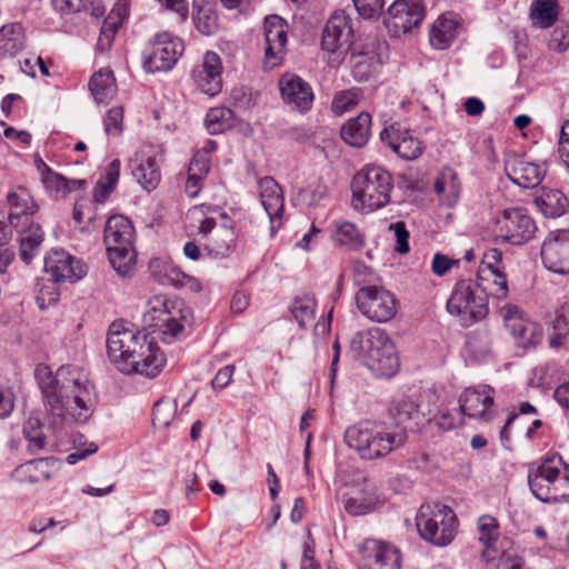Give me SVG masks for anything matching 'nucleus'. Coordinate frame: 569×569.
I'll use <instances>...</instances> for the list:
<instances>
[{
	"mask_svg": "<svg viewBox=\"0 0 569 569\" xmlns=\"http://www.w3.org/2000/svg\"><path fill=\"white\" fill-rule=\"evenodd\" d=\"M500 313L519 347H536L541 342L542 327L526 318L517 306L506 303L500 308Z\"/></svg>",
	"mask_w": 569,
	"mask_h": 569,
	"instance_id": "nucleus-14",
	"label": "nucleus"
},
{
	"mask_svg": "<svg viewBox=\"0 0 569 569\" xmlns=\"http://www.w3.org/2000/svg\"><path fill=\"white\" fill-rule=\"evenodd\" d=\"M22 433L28 441V450L36 452L44 448L43 423L38 416H30L23 423Z\"/></svg>",
	"mask_w": 569,
	"mask_h": 569,
	"instance_id": "nucleus-44",
	"label": "nucleus"
},
{
	"mask_svg": "<svg viewBox=\"0 0 569 569\" xmlns=\"http://www.w3.org/2000/svg\"><path fill=\"white\" fill-rule=\"evenodd\" d=\"M407 429L379 421H361L347 428L346 445L366 460L383 458L405 446Z\"/></svg>",
	"mask_w": 569,
	"mask_h": 569,
	"instance_id": "nucleus-3",
	"label": "nucleus"
},
{
	"mask_svg": "<svg viewBox=\"0 0 569 569\" xmlns=\"http://www.w3.org/2000/svg\"><path fill=\"white\" fill-rule=\"evenodd\" d=\"M194 83L209 97H216L222 90L221 73H194Z\"/></svg>",
	"mask_w": 569,
	"mask_h": 569,
	"instance_id": "nucleus-57",
	"label": "nucleus"
},
{
	"mask_svg": "<svg viewBox=\"0 0 569 569\" xmlns=\"http://www.w3.org/2000/svg\"><path fill=\"white\" fill-rule=\"evenodd\" d=\"M479 540L483 543V550H492L493 543L499 538L498 520L489 515H483L478 519Z\"/></svg>",
	"mask_w": 569,
	"mask_h": 569,
	"instance_id": "nucleus-51",
	"label": "nucleus"
},
{
	"mask_svg": "<svg viewBox=\"0 0 569 569\" xmlns=\"http://www.w3.org/2000/svg\"><path fill=\"white\" fill-rule=\"evenodd\" d=\"M24 32L21 23H8L0 29V50L14 56L23 48Z\"/></svg>",
	"mask_w": 569,
	"mask_h": 569,
	"instance_id": "nucleus-42",
	"label": "nucleus"
},
{
	"mask_svg": "<svg viewBox=\"0 0 569 569\" xmlns=\"http://www.w3.org/2000/svg\"><path fill=\"white\" fill-rule=\"evenodd\" d=\"M191 316V310L182 299L156 295L148 300L142 321L163 342L170 343L190 325Z\"/></svg>",
	"mask_w": 569,
	"mask_h": 569,
	"instance_id": "nucleus-4",
	"label": "nucleus"
},
{
	"mask_svg": "<svg viewBox=\"0 0 569 569\" xmlns=\"http://www.w3.org/2000/svg\"><path fill=\"white\" fill-rule=\"evenodd\" d=\"M418 412V405L409 399L401 398L397 400L389 409L390 417L396 421L393 426H400L412 419L413 415Z\"/></svg>",
	"mask_w": 569,
	"mask_h": 569,
	"instance_id": "nucleus-55",
	"label": "nucleus"
},
{
	"mask_svg": "<svg viewBox=\"0 0 569 569\" xmlns=\"http://www.w3.org/2000/svg\"><path fill=\"white\" fill-rule=\"evenodd\" d=\"M355 298L359 311L371 321L387 322L397 315L396 298L383 287L360 288Z\"/></svg>",
	"mask_w": 569,
	"mask_h": 569,
	"instance_id": "nucleus-11",
	"label": "nucleus"
},
{
	"mask_svg": "<svg viewBox=\"0 0 569 569\" xmlns=\"http://www.w3.org/2000/svg\"><path fill=\"white\" fill-rule=\"evenodd\" d=\"M357 341L361 343L365 365L377 377L391 378L398 372L400 360L396 346L383 330H369L366 336L357 333L352 345Z\"/></svg>",
	"mask_w": 569,
	"mask_h": 569,
	"instance_id": "nucleus-8",
	"label": "nucleus"
},
{
	"mask_svg": "<svg viewBox=\"0 0 569 569\" xmlns=\"http://www.w3.org/2000/svg\"><path fill=\"white\" fill-rule=\"evenodd\" d=\"M103 129L107 136L119 137L123 132V108H110L103 118Z\"/></svg>",
	"mask_w": 569,
	"mask_h": 569,
	"instance_id": "nucleus-58",
	"label": "nucleus"
},
{
	"mask_svg": "<svg viewBox=\"0 0 569 569\" xmlns=\"http://www.w3.org/2000/svg\"><path fill=\"white\" fill-rule=\"evenodd\" d=\"M505 171L512 183L521 188H535L547 174V162H533L510 153L505 159Z\"/></svg>",
	"mask_w": 569,
	"mask_h": 569,
	"instance_id": "nucleus-19",
	"label": "nucleus"
},
{
	"mask_svg": "<svg viewBox=\"0 0 569 569\" xmlns=\"http://www.w3.org/2000/svg\"><path fill=\"white\" fill-rule=\"evenodd\" d=\"M385 499L375 481L363 478L356 490L343 496L345 510L351 516H363L377 510Z\"/></svg>",
	"mask_w": 569,
	"mask_h": 569,
	"instance_id": "nucleus-23",
	"label": "nucleus"
},
{
	"mask_svg": "<svg viewBox=\"0 0 569 569\" xmlns=\"http://www.w3.org/2000/svg\"><path fill=\"white\" fill-rule=\"evenodd\" d=\"M279 88L286 103L292 104L299 111L311 108L315 96L308 82L295 73H283L279 80Z\"/></svg>",
	"mask_w": 569,
	"mask_h": 569,
	"instance_id": "nucleus-25",
	"label": "nucleus"
},
{
	"mask_svg": "<svg viewBox=\"0 0 569 569\" xmlns=\"http://www.w3.org/2000/svg\"><path fill=\"white\" fill-rule=\"evenodd\" d=\"M183 44L168 32L157 34L142 52L144 71H170L182 53Z\"/></svg>",
	"mask_w": 569,
	"mask_h": 569,
	"instance_id": "nucleus-10",
	"label": "nucleus"
},
{
	"mask_svg": "<svg viewBox=\"0 0 569 569\" xmlns=\"http://www.w3.org/2000/svg\"><path fill=\"white\" fill-rule=\"evenodd\" d=\"M492 338L487 329H477L467 336L465 351L476 362L487 361L492 356Z\"/></svg>",
	"mask_w": 569,
	"mask_h": 569,
	"instance_id": "nucleus-34",
	"label": "nucleus"
},
{
	"mask_svg": "<svg viewBox=\"0 0 569 569\" xmlns=\"http://www.w3.org/2000/svg\"><path fill=\"white\" fill-rule=\"evenodd\" d=\"M551 328L552 333L548 339V345L552 349H559L569 335V307H561L556 311Z\"/></svg>",
	"mask_w": 569,
	"mask_h": 569,
	"instance_id": "nucleus-43",
	"label": "nucleus"
},
{
	"mask_svg": "<svg viewBox=\"0 0 569 569\" xmlns=\"http://www.w3.org/2000/svg\"><path fill=\"white\" fill-rule=\"evenodd\" d=\"M352 36L351 18L345 11H335L323 30L322 49L338 57L347 54Z\"/></svg>",
	"mask_w": 569,
	"mask_h": 569,
	"instance_id": "nucleus-18",
	"label": "nucleus"
},
{
	"mask_svg": "<svg viewBox=\"0 0 569 569\" xmlns=\"http://www.w3.org/2000/svg\"><path fill=\"white\" fill-rule=\"evenodd\" d=\"M355 8L363 19L378 18L383 9V0H352Z\"/></svg>",
	"mask_w": 569,
	"mask_h": 569,
	"instance_id": "nucleus-60",
	"label": "nucleus"
},
{
	"mask_svg": "<svg viewBox=\"0 0 569 569\" xmlns=\"http://www.w3.org/2000/svg\"><path fill=\"white\" fill-rule=\"evenodd\" d=\"M8 204L9 222L14 229L34 223L32 217L38 206L27 189L18 188L16 191L9 193Z\"/></svg>",
	"mask_w": 569,
	"mask_h": 569,
	"instance_id": "nucleus-27",
	"label": "nucleus"
},
{
	"mask_svg": "<svg viewBox=\"0 0 569 569\" xmlns=\"http://www.w3.org/2000/svg\"><path fill=\"white\" fill-rule=\"evenodd\" d=\"M548 47L555 51H565L569 47V30L563 27L553 29Z\"/></svg>",
	"mask_w": 569,
	"mask_h": 569,
	"instance_id": "nucleus-62",
	"label": "nucleus"
},
{
	"mask_svg": "<svg viewBox=\"0 0 569 569\" xmlns=\"http://www.w3.org/2000/svg\"><path fill=\"white\" fill-rule=\"evenodd\" d=\"M193 23L196 29L203 36H211L218 29V17L211 7H200L197 1L193 3Z\"/></svg>",
	"mask_w": 569,
	"mask_h": 569,
	"instance_id": "nucleus-46",
	"label": "nucleus"
},
{
	"mask_svg": "<svg viewBox=\"0 0 569 569\" xmlns=\"http://www.w3.org/2000/svg\"><path fill=\"white\" fill-rule=\"evenodd\" d=\"M458 21L448 14L439 17L430 30V44L437 50L449 48L456 38Z\"/></svg>",
	"mask_w": 569,
	"mask_h": 569,
	"instance_id": "nucleus-35",
	"label": "nucleus"
},
{
	"mask_svg": "<svg viewBox=\"0 0 569 569\" xmlns=\"http://www.w3.org/2000/svg\"><path fill=\"white\" fill-rule=\"evenodd\" d=\"M44 188L54 198H66L70 192L82 189L86 181L81 179H67L62 174L52 171L49 176H44L41 180Z\"/></svg>",
	"mask_w": 569,
	"mask_h": 569,
	"instance_id": "nucleus-41",
	"label": "nucleus"
},
{
	"mask_svg": "<svg viewBox=\"0 0 569 569\" xmlns=\"http://www.w3.org/2000/svg\"><path fill=\"white\" fill-rule=\"evenodd\" d=\"M332 240L336 244L351 250H358L365 244V237L358 227L349 221L333 223Z\"/></svg>",
	"mask_w": 569,
	"mask_h": 569,
	"instance_id": "nucleus-36",
	"label": "nucleus"
},
{
	"mask_svg": "<svg viewBox=\"0 0 569 569\" xmlns=\"http://www.w3.org/2000/svg\"><path fill=\"white\" fill-rule=\"evenodd\" d=\"M234 372V366L228 365L221 368L211 381V386L216 390H222L229 386Z\"/></svg>",
	"mask_w": 569,
	"mask_h": 569,
	"instance_id": "nucleus-64",
	"label": "nucleus"
},
{
	"mask_svg": "<svg viewBox=\"0 0 569 569\" xmlns=\"http://www.w3.org/2000/svg\"><path fill=\"white\" fill-rule=\"evenodd\" d=\"M315 310L316 301L308 295L295 298L290 307L291 315L300 328H306L313 322Z\"/></svg>",
	"mask_w": 569,
	"mask_h": 569,
	"instance_id": "nucleus-45",
	"label": "nucleus"
},
{
	"mask_svg": "<svg viewBox=\"0 0 569 569\" xmlns=\"http://www.w3.org/2000/svg\"><path fill=\"white\" fill-rule=\"evenodd\" d=\"M563 460L559 455H552L541 459L537 466H532L528 472V483L532 495L546 502Z\"/></svg>",
	"mask_w": 569,
	"mask_h": 569,
	"instance_id": "nucleus-20",
	"label": "nucleus"
},
{
	"mask_svg": "<svg viewBox=\"0 0 569 569\" xmlns=\"http://www.w3.org/2000/svg\"><path fill=\"white\" fill-rule=\"evenodd\" d=\"M132 176L147 191L154 190L160 180L161 172L154 156L137 152L132 160Z\"/></svg>",
	"mask_w": 569,
	"mask_h": 569,
	"instance_id": "nucleus-29",
	"label": "nucleus"
},
{
	"mask_svg": "<svg viewBox=\"0 0 569 569\" xmlns=\"http://www.w3.org/2000/svg\"><path fill=\"white\" fill-rule=\"evenodd\" d=\"M349 64L358 71L376 70L382 67V58L375 50L351 52L349 56Z\"/></svg>",
	"mask_w": 569,
	"mask_h": 569,
	"instance_id": "nucleus-52",
	"label": "nucleus"
},
{
	"mask_svg": "<svg viewBox=\"0 0 569 569\" xmlns=\"http://www.w3.org/2000/svg\"><path fill=\"white\" fill-rule=\"evenodd\" d=\"M149 271L154 281L161 286L177 288L181 270L171 261L162 258H153L149 262Z\"/></svg>",
	"mask_w": 569,
	"mask_h": 569,
	"instance_id": "nucleus-37",
	"label": "nucleus"
},
{
	"mask_svg": "<svg viewBox=\"0 0 569 569\" xmlns=\"http://www.w3.org/2000/svg\"><path fill=\"white\" fill-rule=\"evenodd\" d=\"M390 228L395 231L397 241L395 250L400 254L409 252V232L406 228V223L403 221H397L396 223H392Z\"/></svg>",
	"mask_w": 569,
	"mask_h": 569,
	"instance_id": "nucleus-61",
	"label": "nucleus"
},
{
	"mask_svg": "<svg viewBox=\"0 0 569 569\" xmlns=\"http://www.w3.org/2000/svg\"><path fill=\"white\" fill-rule=\"evenodd\" d=\"M496 550H483L482 556L488 563L487 569H523L522 559L515 552L503 551L498 558Z\"/></svg>",
	"mask_w": 569,
	"mask_h": 569,
	"instance_id": "nucleus-49",
	"label": "nucleus"
},
{
	"mask_svg": "<svg viewBox=\"0 0 569 569\" xmlns=\"http://www.w3.org/2000/svg\"><path fill=\"white\" fill-rule=\"evenodd\" d=\"M134 236L132 222L127 217L113 214L108 218L103 231L108 258L114 271L123 278L134 270Z\"/></svg>",
	"mask_w": 569,
	"mask_h": 569,
	"instance_id": "nucleus-6",
	"label": "nucleus"
},
{
	"mask_svg": "<svg viewBox=\"0 0 569 569\" xmlns=\"http://www.w3.org/2000/svg\"><path fill=\"white\" fill-rule=\"evenodd\" d=\"M495 390L488 385L469 387L459 397L460 415L489 422L497 413Z\"/></svg>",
	"mask_w": 569,
	"mask_h": 569,
	"instance_id": "nucleus-13",
	"label": "nucleus"
},
{
	"mask_svg": "<svg viewBox=\"0 0 569 569\" xmlns=\"http://www.w3.org/2000/svg\"><path fill=\"white\" fill-rule=\"evenodd\" d=\"M362 97L363 93L360 88H351L340 91L335 96L331 102V111L336 116H341L358 106Z\"/></svg>",
	"mask_w": 569,
	"mask_h": 569,
	"instance_id": "nucleus-47",
	"label": "nucleus"
},
{
	"mask_svg": "<svg viewBox=\"0 0 569 569\" xmlns=\"http://www.w3.org/2000/svg\"><path fill=\"white\" fill-rule=\"evenodd\" d=\"M496 232L503 241L521 246L533 237L536 223L521 208L506 209L496 220Z\"/></svg>",
	"mask_w": 569,
	"mask_h": 569,
	"instance_id": "nucleus-12",
	"label": "nucleus"
},
{
	"mask_svg": "<svg viewBox=\"0 0 569 569\" xmlns=\"http://www.w3.org/2000/svg\"><path fill=\"white\" fill-rule=\"evenodd\" d=\"M530 19L535 27L550 28L558 19L557 0H533L530 6Z\"/></svg>",
	"mask_w": 569,
	"mask_h": 569,
	"instance_id": "nucleus-38",
	"label": "nucleus"
},
{
	"mask_svg": "<svg viewBox=\"0 0 569 569\" xmlns=\"http://www.w3.org/2000/svg\"><path fill=\"white\" fill-rule=\"evenodd\" d=\"M232 117L233 112L229 108H211L206 114L204 126L210 134H217L229 127Z\"/></svg>",
	"mask_w": 569,
	"mask_h": 569,
	"instance_id": "nucleus-48",
	"label": "nucleus"
},
{
	"mask_svg": "<svg viewBox=\"0 0 569 569\" xmlns=\"http://www.w3.org/2000/svg\"><path fill=\"white\" fill-rule=\"evenodd\" d=\"M210 243L218 254H228L236 248V237L231 228L221 227L212 236Z\"/></svg>",
	"mask_w": 569,
	"mask_h": 569,
	"instance_id": "nucleus-56",
	"label": "nucleus"
},
{
	"mask_svg": "<svg viewBox=\"0 0 569 569\" xmlns=\"http://www.w3.org/2000/svg\"><path fill=\"white\" fill-rule=\"evenodd\" d=\"M107 351L110 360L123 373L153 378L166 363L163 352L146 333L123 322H113L109 327Z\"/></svg>",
	"mask_w": 569,
	"mask_h": 569,
	"instance_id": "nucleus-2",
	"label": "nucleus"
},
{
	"mask_svg": "<svg viewBox=\"0 0 569 569\" xmlns=\"http://www.w3.org/2000/svg\"><path fill=\"white\" fill-rule=\"evenodd\" d=\"M380 139L405 160H415L421 154V142L407 130L390 126L381 131Z\"/></svg>",
	"mask_w": 569,
	"mask_h": 569,
	"instance_id": "nucleus-26",
	"label": "nucleus"
},
{
	"mask_svg": "<svg viewBox=\"0 0 569 569\" xmlns=\"http://www.w3.org/2000/svg\"><path fill=\"white\" fill-rule=\"evenodd\" d=\"M86 273V266L63 250H53L44 258V274L49 280L76 282Z\"/></svg>",
	"mask_w": 569,
	"mask_h": 569,
	"instance_id": "nucleus-22",
	"label": "nucleus"
},
{
	"mask_svg": "<svg viewBox=\"0 0 569 569\" xmlns=\"http://www.w3.org/2000/svg\"><path fill=\"white\" fill-rule=\"evenodd\" d=\"M20 232L19 256L26 263L30 264L40 252L43 242V231L38 223H30L23 228H16Z\"/></svg>",
	"mask_w": 569,
	"mask_h": 569,
	"instance_id": "nucleus-31",
	"label": "nucleus"
},
{
	"mask_svg": "<svg viewBox=\"0 0 569 569\" xmlns=\"http://www.w3.org/2000/svg\"><path fill=\"white\" fill-rule=\"evenodd\" d=\"M422 19L423 8L419 0H396L388 9L385 24L395 36H400L417 27Z\"/></svg>",
	"mask_w": 569,
	"mask_h": 569,
	"instance_id": "nucleus-21",
	"label": "nucleus"
},
{
	"mask_svg": "<svg viewBox=\"0 0 569 569\" xmlns=\"http://www.w3.org/2000/svg\"><path fill=\"white\" fill-rule=\"evenodd\" d=\"M34 378L47 410L59 418L69 415L74 421L86 422L97 402L94 386L76 368L60 367L53 373L49 366L38 363Z\"/></svg>",
	"mask_w": 569,
	"mask_h": 569,
	"instance_id": "nucleus-1",
	"label": "nucleus"
},
{
	"mask_svg": "<svg viewBox=\"0 0 569 569\" xmlns=\"http://www.w3.org/2000/svg\"><path fill=\"white\" fill-rule=\"evenodd\" d=\"M416 526L423 540L437 547H445L451 543L457 535L458 519L450 507L428 502L420 506Z\"/></svg>",
	"mask_w": 569,
	"mask_h": 569,
	"instance_id": "nucleus-7",
	"label": "nucleus"
},
{
	"mask_svg": "<svg viewBox=\"0 0 569 569\" xmlns=\"http://www.w3.org/2000/svg\"><path fill=\"white\" fill-rule=\"evenodd\" d=\"M128 16L126 2L119 0L110 10L108 17L103 20L100 29V36L97 42V49L101 52L110 49L111 43L118 32L121 23Z\"/></svg>",
	"mask_w": 569,
	"mask_h": 569,
	"instance_id": "nucleus-30",
	"label": "nucleus"
},
{
	"mask_svg": "<svg viewBox=\"0 0 569 569\" xmlns=\"http://www.w3.org/2000/svg\"><path fill=\"white\" fill-rule=\"evenodd\" d=\"M360 569H400L402 557L395 546L366 539L359 548Z\"/></svg>",
	"mask_w": 569,
	"mask_h": 569,
	"instance_id": "nucleus-17",
	"label": "nucleus"
},
{
	"mask_svg": "<svg viewBox=\"0 0 569 569\" xmlns=\"http://www.w3.org/2000/svg\"><path fill=\"white\" fill-rule=\"evenodd\" d=\"M569 501V466L563 462L553 487L550 490L546 503H559Z\"/></svg>",
	"mask_w": 569,
	"mask_h": 569,
	"instance_id": "nucleus-53",
	"label": "nucleus"
},
{
	"mask_svg": "<svg viewBox=\"0 0 569 569\" xmlns=\"http://www.w3.org/2000/svg\"><path fill=\"white\" fill-rule=\"evenodd\" d=\"M58 284L59 282L49 280L48 277L41 278L37 282V303L41 309H46L59 300L60 291Z\"/></svg>",
	"mask_w": 569,
	"mask_h": 569,
	"instance_id": "nucleus-54",
	"label": "nucleus"
},
{
	"mask_svg": "<svg viewBox=\"0 0 569 569\" xmlns=\"http://www.w3.org/2000/svg\"><path fill=\"white\" fill-rule=\"evenodd\" d=\"M535 203L547 218L561 217L569 209L568 198L558 189L542 188L540 194L536 197Z\"/></svg>",
	"mask_w": 569,
	"mask_h": 569,
	"instance_id": "nucleus-32",
	"label": "nucleus"
},
{
	"mask_svg": "<svg viewBox=\"0 0 569 569\" xmlns=\"http://www.w3.org/2000/svg\"><path fill=\"white\" fill-rule=\"evenodd\" d=\"M376 278L375 272L362 261H355L352 263V279L356 286L360 288L377 287L372 284Z\"/></svg>",
	"mask_w": 569,
	"mask_h": 569,
	"instance_id": "nucleus-59",
	"label": "nucleus"
},
{
	"mask_svg": "<svg viewBox=\"0 0 569 569\" xmlns=\"http://www.w3.org/2000/svg\"><path fill=\"white\" fill-rule=\"evenodd\" d=\"M210 169V157L206 151H197L189 164V171H193L198 177H206Z\"/></svg>",
	"mask_w": 569,
	"mask_h": 569,
	"instance_id": "nucleus-63",
	"label": "nucleus"
},
{
	"mask_svg": "<svg viewBox=\"0 0 569 569\" xmlns=\"http://www.w3.org/2000/svg\"><path fill=\"white\" fill-rule=\"evenodd\" d=\"M52 4L61 13L86 11L97 20L102 18L106 12L102 0H52Z\"/></svg>",
	"mask_w": 569,
	"mask_h": 569,
	"instance_id": "nucleus-39",
	"label": "nucleus"
},
{
	"mask_svg": "<svg viewBox=\"0 0 569 569\" xmlns=\"http://www.w3.org/2000/svg\"><path fill=\"white\" fill-rule=\"evenodd\" d=\"M266 50L263 66L272 70L281 66L288 42V23L277 14L268 16L263 23Z\"/></svg>",
	"mask_w": 569,
	"mask_h": 569,
	"instance_id": "nucleus-15",
	"label": "nucleus"
},
{
	"mask_svg": "<svg viewBox=\"0 0 569 569\" xmlns=\"http://www.w3.org/2000/svg\"><path fill=\"white\" fill-rule=\"evenodd\" d=\"M540 257L546 269L558 274L569 273V230L550 231L545 238Z\"/></svg>",
	"mask_w": 569,
	"mask_h": 569,
	"instance_id": "nucleus-16",
	"label": "nucleus"
},
{
	"mask_svg": "<svg viewBox=\"0 0 569 569\" xmlns=\"http://www.w3.org/2000/svg\"><path fill=\"white\" fill-rule=\"evenodd\" d=\"M392 189L391 173L380 166L368 164L352 178V208L361 212L381 209L390 202Z\"/></svg>",
	"mask_w": 569,
	"mask_h": 569,
	"instance_id": "nucleus-5",
	"label": "nucleus"
},
{
	"mask_svg": "<svg viewBox=\"0 0 569 569\" xmlns=\"http://www.w3.org/2000/svg\"><path fill=\"white\" fill-rule=\"evenodd\" d=\"M371 116L361 112L341 128V138L352 147H363L370 136Z\"/></svg>",
	"mask_w": 569,
	"mask_h": 569,
	"instance_id": "nucleus-33",
	"label": "nucleus"
},
{
	"mask_svg": "<svg viewBox=\"0 0 569 569\" xmlns=\"http://www.w3.org/2000/svg\"><path fill=\"white\" fill-rule=\"evenodd\" d=\"M59 460L53 457L40 458L19 465L11 478L20 483H39L48 481L57 468Z\"/></svg>",
	"mask_w": 569,
	"mask_h": 569,
	"instance_id": "nucleus-28",
	"label": "nucleus"
},
{
	"mask_svg": "<svg viewBox=\"0 0 569 569\" xmlns=\"http://www.w3.org/2000/svg\"><path fill=\"white\" fill-rule=\"evenodd\" d=\"M259 196L270 222L271 231L281 227L284 198L280 184L272 177H263L258 180Z\"/></svg>",
	"mask_w": 569,
	"mask_h": 569,
	"instance_id": "nucleus-24",
	"label": "nucleus"
},
{
	"mask_svg": "<svg viewBox=\"0 0 569 569\" xmlns=\"http://www.w3.org/2000/svg\"><path fill=\"white\" fill-rule=\"evenodd\" d=\"M450 315L460 319L468 327L486 318L488 313V296L485 289L472 279L458 281L447 301Z\"/></svg>",
	"mask_w": 569,
	"mask_h": 569,
	"instance_id": "nucleus-9",
	"label": "nucleus"
},
{
	"mask_svg": "<svg viewBox=\"0 0 569 569\" xmlns=\"http://www.w3.org/2000/svg\"><path fill=\"white\" fill-rule=\"evenodd\" d=\"M177 415V405L170 399H160L152 409V422L156 428H167Z\"/></svg>",
	"mask_w": 569,
	"mask_h": 569,
	"instance_id": "nucleus-50",
	"label": "nucleus"
},
{
	"mask_svg": "<svg viewBox=\"0 0 569 569\" xmlns=\"http://www.w3.org/2000/svg\"><path fill=\"white\" fill-rule=\"evenodd\" d=\"M89 89L98 103L109 102L117 93L114 73H92Z\"/></svg>",
	"mask_w": 569,
	"mask_h": 569,
	"instance_id": "nucleus-40",
	"label": "nucleus"
}]
</instances>
